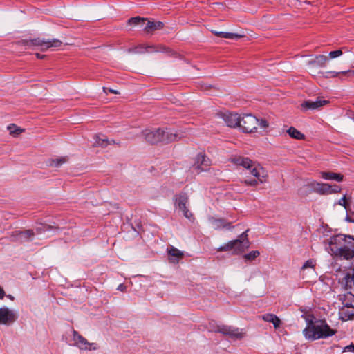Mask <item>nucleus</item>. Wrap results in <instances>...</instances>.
Returning <instances> with one entry per match:
<instances>
[{"mask_svg":"<svg viewBox=\"0 0 354 354\" xmlns=\"http://www.w3.org/2000/svg\"><path fill=\"white\" fill-rule=\"evenodd\" d=\"M320 176L326 180H335L337 182H342L344 179V176L339 173H335L332 171H322Z\"/></svg>","mask_w":354,"mask_h":354,"instance_id":"obj_19","label":"nucleus"},{"mask_svg":"<svg viewBox=\"0 0 354 354\" xmlns=\"http://www.w3.org/2000/svg\"><path fill=\"white\" fill-rule=\"evenodd\" d=\"M62 42L57 39H40L37 38L30 41L28 46H39L42 50L49 48H59L62 46Z\"/></svg>","mask_w":354,"mask_h":354,"instance_id":"obj_8","label":"nucleus"},{"mask_svg":"<svg viewBox=\"0 0 354 354\" xmlns=\"http://www.w3.org/2000/svg\"><path fill=\"white\" fill-rule=\"evenodd\" d=\"M328 101L323 100L321 97H317L315 101H313L310 100L304 101L301 104V108L306 110H316L318 109L325 104H328Z\"/></svg>","mask_w":354,"mask_h":354,"instance_id":"obj_13","label":"nucleus"},{"mask_svg":"<svg viewBox=\"0 0 354 354\" xmlns=\"http://www.w3.org/2000/svg\"><path fill=\"white\" fill-rule=\"evenodd\" d=\"M212 32L221 38H226L230 39H235L241 37V35L233 33V32H218V31H212Z\"/></svg>","mask_w":354,"mask_h":354,"instance_id":"obj_25","label":"nucleus"},{"mask_svg":"<svg viewBox=\"0 0 354 354\" xmlns=\"http://www.w3.org/2000/svg\"><path fill=\"white\" fill-rule=\"evenodd\" d=\"M209 164L210 160L205 154L198 153L196 157L193 167L198 173H200L207 170V169L203 168V166L208 167Z\"/></svg>","mask_w":354,"mask_h":354,"instance_id":"obj_14","label":"nucleus"},{"mask_svg":"<svg viewBox=\"0 0 354 354\" xmlns=\"http://www.w3.org/2000/svg\"><path fill=\"white\" fill-rule=\"evenodd\" d=\"M73 340L74 345L82 350H97L98 346L96 343H90L86 338L79 334L76 330L73 331Z\"/></svg>","mask_w":354,"mask_h":354,"instance_id":"obj_10","label":"nucleus"},{"mask_svg":"<svg viewBox=\"0 0 354 354\" xmlns=\"http://www.w3.org/2000/svg\"><path fill=\"white\" fill-rule=\"evenodd\" d=\"M339 318L343 321H347L353 319L354 317V307H343L339 310Z\"/></svg>","mask_w":354,"mask_h":354,"instance_id":"obj_20","label":"nucleus"},{"mask_svg":"<svg viewBox=\"0 0 354 354\" xmlns=\"http://www.w3.org/2000/svg\"><path fill=\"white\" fill-rule=\"evenodd\" d=\"M311 187L315 193L320 195L331 194L330 184L315 182L312 183Z\"/></svg>","mask_w":354,"mask_h":354,"instance_id":"obj_16","label":"nucleus"},{"mask_svg":"<svg viewBox=\"0 0 354 354\" xmlns=\"http://www.w3.org/2000/svg\"><path fill=\"white\" fill-rule=\"evenodd\" d=\"M174 206L183 212L185 218L189 220L192 218L193 214L187 209L189 198L185 194H180L179 195L174 196Z\"/></svg>","mask_w":354,"mask_h":354,"instance_id":"obj_9","label":"nucleus"},{"mask_svg":"<svg viewBox=\"0 0 354 354\" xmlns=\"http://www.w3.org/2000/svg\"><path fill=\"white\" fill-rule=\"evenodd\" d=\"M330 189L331 194L339 193L341 191V187L337 185H330Z\"/></svg>","mask_w":354,"mask_h":354,"instance_id":"obj_39","label":"nucleus"},{"mask_svg":"<svg viewBox=\"0 0 354 354\" xmlns=\"http://www.w3.org/2000/svg\"><path fill=\"white\" fill-rule=\"evenodd\" d=\"M145 26H146V24H140L139 25V26H140V27H142V28H144Z\"/></svg>","mask_w":354,"mask_h":354,"instance_id":"obj_48","label":"nucleus"},{"mask_svg":"<svg viewBox=\"0 0 354 354\" xmlns=\"http://www.w3.org/2000/svg\"><path fill=\"white\" fill-rule=\"evenodd\" d=\"M329 61V59L326 55H316L314 59H312L308 61V64L309 65H316L319 67H325L326 66L327 62Z\"/></svg>","mask_w":354,"mask_h":354,"instance_id":"obj_21","label":"nucleus"},{"mask_svg":"<svg viewBox=\"0 0 354 354\" xmlns=\"http://www.w3.org/2000/svg\"><path fill=\"white\" fill-rule=\"evenodd\" d=\"M306 326L303 330V335L308 341L326 339L336 334L325 320L317 319L313 315L305 317Z\"/></svg>","mask_w":354,"mask_h":354,"instance_id":"obj_1","label":"nucleus"},{"mask_svg":"<svg viewBox=\"0 0 354 354\" xmlns=\"http://www.w3.org/2000/svg\"><path fill=\"white\" fill-rule=\"evenodd\" d=\"M321 73L322 74L323 77L326 78L335 77L338 75V73L335 71H326L322 72Z\"/></svg>","mask_w":354,"mask_h":354,"instance_id":"obj_37","label":"nucleus"},{"mask_svg":"<svg viewBox=\"0 0 354 354\" xmlns=\"http://www.w3.org/2000/svg\"><path fill=\"white\" fill-rule=\"evenodd\" d=\"M146 18H143L139 16L131 17L127 21V24L132 26H138L140 24H145Z\"/></svg>","mask_w":354,"mask_h":354,"instance_id":"obj_28","label":"nucleus"},{"mask_svg":"<svg viewBox=\"0 0 354 354\" xmlns=\"http://www.w3.org/2000/svg\"><path fill=\"white\" fill-rule=\"evenodd\" d=\"M232 162L248 169L250 173L257 178L252 180L245 179L241 181L242 183L255 187L259 183H263L266 181L268 176L266 171L262 167L252 161L250 158L239 156L234 158Z\"/></svg>","mask_w":354,"mask_h":354,"instance_id":"obj_3","label":"nucleus"},{"mask_svg":"<svg viewBox=\"0 0 354 354\" xmlns=\"http://www.w3.org/2000/svg\"><path fill=\"white\" fill-rule=\"evenodd\" d=\"M335 204H338L342 206H343L346 209H347V198L344 195L341 199H339L337 203Z\"/></svg>","mask_w":354,"mask_h":354,"instance_id":"obj_38","label":"nucleus"},{"mask_svg":"<svg viewBox=\"0 0 354 354\" xmlns=\"http://www.w3.org/2000/svg\"><path fill=\"white\" fill-rule=\"evenodd\" d=\"M17 319V315L14 310L8 308H0V324L9 326L15 322Z\"/></svg>","mask_w":354,"mask_h":354,"instance_id":"obj_11","label":"nucleus"},{"mask_svg":"<svg viewBox=\"0 0 354 354\" xmlns=\"http://www.w3.org/2000/svg\"><path fill=\"white\" fill-rule=\"evenodd\" d=\"M240 115L235 113H225L223 114L222 118L225 124L230 127H239L240 122Z\"/></svg>","mask_w":354,"mask_h":354,"instance_id":"obj_15","label":"nucleus"},{"mask_svg":"<svg viewBox=\"0 0 354 354\" xmlns=\"http://www.w3.org/2000/svg\"><path fill=\"white\" fill-rule=\"evenodd\" d=\"M103 91L104 93H107V91L109 92V93H114V94H118L119 93L118 91L116 90H114V89H111V88H107L106 87H103Z\"/></svg>","mask_w":354,"mask_h":354,"instance_id":"obj_42","label":"nucleus"},{"mask_svg":"<svg viewBox=\"0 0 354 354\" xmlns=\"http://www.w3.org/2000/svg\"><path fill=\"white\" fill-rule=\"evenodd\" d=\"M250 247V242L248 240L242 241L241 239H235L229 241L224 245L219 247L217 250L221 251H230L231 250H234V253L239 254L243 252L245 249Z\"/></svg>","mask_w":354,"mask_h":354,"instance_id":"obj_7","label":"nucleus"},{"mask_svg":"<svg viewBox=\"0 0 354 354\" xmlns=\"http://www.w3.org/2000/svg\"><path fill=\"white\" fill-rule=\"evenodd\" d=\"M149 48L150 49H154L155 51H158V50H163L165 48L161 47L160 48V50H158L155 46H145V45L141 44V45L138 46L136 48L135 52L138 53H145V52H149Z\"/></svg>","mask_w":354,"mask_h":354,"instance_id":"obj_30","label":"nucleus"},{"mask_svg":"<svg viewBox=\"0 0 354 354\" xmlns=\"http://www.w3.org/2000/svg\"><path fill=\"white\" fill-rule=\"evenodd\" d=\"M8 297H9L10 299H14V297L12 295H8Z\"/></svg>","mask_w":354,"mask_h":354,"instance_id":"obj_49","label":"nucleus"},{"mask_svg":"<svg viewBox=\"0 0 354 354\" xmlns=\"http://www.w3.org/2000/svg\"><path fill=\"white\" fill-rule=\"evenodd\" d=\"M249 231V230H245V232H243L239 236L237 239H241L242 241H245V240H248V232Z\"/></svg>","mask_w":354,"mask_h":354,"instance_id":"obj_41","label":"nucleus"},{"mask_svg":"<svg viewBox=\"0 0 354 354\" xmlns=\"http://www.w3.org/2000/svg\"><path fill=\"white\" fill-rule=\"evenodd\" d=\"M262 319L266 322L272 323L275 328H279L281 324L279 318L274 314H265L262 316Z\"/></svg>","mask_w":354,"mask_h":354,"instance_id":"obj_23","label":"nucleus"},{"mask_svg":"<svg viewBox=\"0 0 354 354\" xmlns=\"http://www.w3.org/2000/svg\"><path fill=\"white\" fill-rule=\"evenodd\" d=\"M347 350H348V351H354V344H351L350 345L344 347V351H346Z\"/></svg>","mask_w":354,"mask_h":354,"instance_id":"obj_43","label":"nucleus"},{"mask_svg":"<svg viewBox=\"0 0 354 354\" xmlns=\"http://www.w3.org/2000/svg\"><path fill=\"white\" fill-rule=\"evenodd\" d=\"M345 48H342V49H338V50H334V51H331L328 54V56H327L328 57V59H335V58H337L339 56H341L342 54H343V50Z\"/></svg>","mask_w":354,"mask_h":354,"instance_id":"obj_34","label":"nucleus"},{"mask_svg":"<svg viewBox=\"0 0 354 354\" xmlns=\"http://www.w3.org/2000/svg\"><path fill=\"white\" fill-rule=\"evenodd\" d=\"M111 143L104 135H96L95 145L101 147H106Z\"/></svg>","mask_w":354,"mask_h":354,"instance_id":"obj_29","label":"nucleus"},{"mask_svg":"<svg viewBox=\"0 0 354 354\" xmlns=\"http://www.w3.org/2000/svg\"><path fill=\"white\" fill-rule=\"evenodd\" d=\"M142 136L145 140L151 144L169 143L181 138V136L168 128L147 129L142 131Z\"/></svg>","mask_w":354,"mask_h":354,"instance_id":"obj_4","label":"nucleus"},{"mask_svg":"<svg viewBox=\"0 0 354 354\" xmlns=\"http://www.w3.org/2000/svg\"><path fill=\"white\" fill-rule=\"evenodd\" d=\"M339 283L346 290H348L346 294L340 296L342 305L346 307H354L353 306L354 295L351 291L354 286V269L351 272L346 273L344 277L339 279Z\"/></svg>","mask_w":354,"mask_h":354,"instance_id":"obj_5","label":"nucleus"},{"mask_svg":"<svg viewBox=\"0 0 354 354\" xmlns=\"http://www.w3.org/2000/svg\"><path fill=\"white\" fill-rule=\"evenodd\" d=\"M146 26L144 30L147 32H152L155 30H161L164 27V24L161 21H153L146 18Z\"/></svg>","mask_w":354,"mask_h":354,"instance_id":"obj_18","label":"nucleus"},{"mask_svg":"<svg viewBox=\"0 0 354 354\" xmlns=\"http://www.w3.org/2000/svg\"><path fill=\"white\" fill-rule=\"evenodd\" d=\"M209 221L215 230H219L221 228H227L230 229L232 227L231 223L227 222L224 218H215L214 217H211L209 218Z\"/></svg>","mask_w":354,"mask_h":354,"instance_id":"obj_17","label":"nucleus"},{"mask_svg":"<svg viewBox=\"0 0 354 354\" xmlns=\"http://www.w3.org/2000/svg\"><path fill=\"white\" fill-rule=\"evenodd\" d=\"M346 221H349V222H351V223H353V222H354V219H353L351 216H347L346 217Z\"/></svg>","mask_w":354,"mask_h":354,"instance_id":"obj_47","label":"nucleus"},{"mask_svg":"<svg viewBox=\"0 0 354 354\" xmlns=\"http://www.w3.org/2000/svg\"><path fill=\"white\" fill-rule=\"evenodd\" d=\"M259 119L252 114H245L240 117L239 127L244 133H253L257 129Z\"/></svg>","mask_w":354,"mask_h":354,"instance_id":"obj_6","label":"nucleus"},{"mask_svg":"<svg viewBox=\"0 0 354 354\" xmlns=\"http://www.w3.org/2000/svg\"><path fill=\"white\" fill-rule=\"evenodd\" d=\"M10 241L20 243V231H13L10 234Z\"/></svg>","mask_w":354,"mask_h":354,"instance_id":"obj_35","label":"nucleus"},{"mask_svg":"<svg viewBox=\"0 0 354 354\" xmlns=\"http://www.w3.org/2000/svg\"><path fill=\"white\" fill-rule=\"evenodd\" d=\"M67 158L66 157H61L56 159H50L48 162V165L52 167H59L61 165L66 162Z\"/></svg>","mask_w":354,"mask_h":354,"instance_id":"obj_27","label":"nucleus"},{"mask_svg":"<svg viewBox=\"0 0 354 354\" xmlns=\"http://www.w3.org/2000/svg\"><path fill=\"white\" fill-rule=\"evenodd\" d=\"M4 295H5V292H4L3 290L0 287V299H3Z\"/></svg>","mask_w":354,"mask_h":354,"instance_id":"obj_45","label":"nucleus"},{"mask_svg":"<svg viewBox=\"0 0 354 354\" xmlns=\"http://www.w3.org/2000/svg\"><path fill=\"white\" fill-rule=\"evenodd\" d=\"M8 130L10 131V133L14 136H17L22 132V129L17 127L14 124H10L8 126Z\"/></svg>","mask_w":354,"mask_h":354,"instance_id":"obj_31","label":"nucleus"},{"mask_svg":"<svg viewBox=\"0 0 354 354\" xmlns=\"http://www.w3.org/2000/svg\"><path fill=\"white\" fill-rule=\"evenodd\" d=\"M216 331L234 339H241L243 337V333L239 328L229 326H218Z\"/></svg>","mask_w":354,"mask_h":354,"instance_id":"obj_12","label":"nucleus"},{"mask_svg":"<svg viewBox=\"0 0 354 354\" xmlns=\"http://www.w3.org/2000/svg\"><path fill=\"white\" fill-rule=\"evenodd\" d=\"M287 133L291 138L297 140H302L304 138V135L301 133L299 131H298L297 129L292 127H290L287 130Z\"/></svg>","mask_w":354,"mask_h":354,"instance_id":"obj_26","label":"nucleus"},{"mask_svg":"<svg viewBox=\"0 0 354 354\" xmlns=\"http://www.w3.org/2000/svg\"><path fill=\"white\" fill-rule=\"evenodd\" d=\"M168 254L170 257L169 260L171 262L177 263L178 259L181 258L183 254L177 248L172 247L169 251Z\"/></svg>","mask_w":354,"mask_h":354,"instance_id":"obj_24","label":"nucleus"},{"mask_svg":"<svg viewBox=\"0 0 354 354\" xmlns=\"http://www.w3.org/2000/svg\"><path fill=\"white\" fill-rule=\"evenodd\" d=\"M315 266V261L313 259H309L304 263L301 269L304 270V269H306L308 268H314Z\"/></svg>","mask_w":354,"mask_h":354,"instance_id":"obj_36","label":"nucleus"},{"mask_svg":"<svg viewBox=\"0 0 354 354\" xmlns=\"http://www.w3.org/2000/svg\"><path fill=\"white\" fill-rule=\"evenodd\" d=\"M354 236L337 234L330 238L327 250L332 254L348 260L354 257Z\"/></svg>","mask_w":354,"mask_h":354,"instance_id":"obj_2","label":"nucleus"},{"mask_svg":"<svg viewBox=\"0 0 354 354\" xmlns=\"http://www.w3.org/2000/svg\"><path fill=\"white\" fill-rule=\"evenodd\" d=\"M46 55H41L39 53H36V57L38 58V59H43Z\"/></svg>","mask_w":354,"mask_h":354,"instance_id":"obj_46","label":"nucleus"},{"mask_svg":"<svg viewBox=\"0 0 354 354\" xmlns=\"http://www.w3.org/2000/svg\"><path fill=\"white\" fill-rule=\"evenodd\" d=\"M260 254L257 250L252 251L244 255V258L246 261H252L257 258Z\"/></svg>","mask_w":354,"mask_h":354,"instance_id":"obj_33","label":"nucleus"},{"mask_svg":"<svg viewBox=\"0 0 354 354\" xmlns=\"http://www.w3.org/2000/svg\"><path fill=\"white\" fill-rule=\"evenodd\" d=\"M258 126L261 129H266V127H268V122H267V120L263 119L259 120V124L257 127Z\"/></svg>","mask_w":354,"mask_h":354,"instance_id":"obj_40","label":"nucleus"},{"mask_svg":"<svg viewBox=\"0 0 354 354\" xmlns=\"http://www.w3.org/2000/svg\"><path fill=\"white\" fill-rule=\"evenodd\" d=\"M126 287L123 284H120L118 286L117 290L120 291H124L125 290Z\"/></svg>","mask_w":354,"mask_h":354,"instance_id":"obj_44","label":"nucleus"},{"mask_svg":"<svg viewBox=\"0 0 354 354\" xmlns=\"http://www.w3.org/2000/svg\"><path fill=\"white\" fill-rule=\"evenodd\" d=\"M35 236V232L33 230H26L20 231V243L25 242L32 241Z\"/></svg>","mask_w":354,"mask_h":354,"instance_id":"obj_22","label":"nucleus"},{"mask_svg":"<svg viewBox=\"0 0 354 354\" xmlns=\"http://www.w3.org/2000/svg\"><path fill=\"white\" fill-rule=\"evenodd\" d=\"M52 229V227L48 225H41L35 228V234H40L44 232L48 231Z\"/></svg>","mask_w":354,"mask_h":354,"instance_id":"obj_32","label":"nucleus"}]
</instances>
